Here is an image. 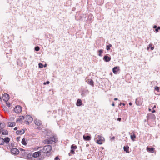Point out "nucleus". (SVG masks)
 <instances>
[{"mask_svg": "<svg viewBox=\"0 0 160 160\" xmlns=\"http://www.w3.org/2000/svg\"><path fill=\"white\" fill-rule=\"evenodd\" d=\"M142 103V101L140 98H138L136 99L135 103L138 106L141 105Z\"/></svg>", "mask_w": 160, "mask_h": 160, "instance_id": "obj_8", "label": "nucleus"}, {"mask_svg": "<svg viewBox=\"0 0 160 160\" xmlns=\"http://www.w3.org/2000/svg\"><path fill=\"white\" fill-rule=\"evenodd\" d=\"M121 105H122V103H120V104H119V106H121Z\"/></svg>", "mask_w": 160, "mask_h": 160, "instance_id": "obj_64", "label": "nucleus"}, {"mask_svg": "<svg viewBox=\"0 0 160 160\" xmlns=\"http://www.w3.org/2000/svg\"><path fill=\"white\" fill-rule=\"evenodd\" d=\"M0 133L3 135H8V131L7 130L4 128L0 129Z\"/></svg>", "mask_w": 160, "mask_h": 160, "instance_id": "obj_7", "label": "nucleus"}, {"mask_svg": "<svg viewBox=\"0 0 160 160\" xmlns=\"http://www.w3.org/2000/svg\"><path fill=\"white\" fill-rule=\"evenodd\" d=\"M35 123L36 125L39 126L42 124L41 121L40 120H35Z\"/></svg>", "mask_w": 160, "mask_h": 160, "instance_id": "obj_22", "label": "nucleus"}, {"mask_svg": "<svg viewBox=\"0 0 160 160\" xmlns=\"http://www.w3.org/2000/svg\"><path fill=\"white\" fill-rule=\"evenodd\" d=\"M121 118H118V120L119 121H120L121 120Z\"/></svg>", "mask_w": 160, "mask_h": 160, "instance_id": "obj_50", "label": "nucleus"}, {"mask_svg": "<svg viewBox=\"0 0 160 160\" xmlns=\"http://www.w3.org/2000/svg\"><path fill=\"white\" fill-rule=\"evenodd\" d=\"M34 50L35 51H38L40 50V48L38 46H36L34 48Z\"/></svg>", "mask_w": 160, "mask_h": 160, "instance_id": "obj_36", "label": "nucleus"}, {"mask_svg": "<svg viewBox=\"0 0 160 160\" xmlns=\"http://www.w3.org/2000/svg\"><path fill=\"white\" fill-rule=\"evenodd\" d=\"M156 106H155V105H154V106L153 107V109L154 108H156Z\"/></svg>", "mask_w": 160, "mask_h": 160, "instance_id": "obj_61", "label": "nucleus"}, {"mask_svg": "<svg viewBox=\"0 0 160 160\" xmlns=\"http://www.w3.org/2000/svg\"><path fill=\"white\" fill-rule=\"evenodd\" d=\"M89 92L88 90H83L81 93V95L82 96H85L86 95L88 94Z\"/></svg>", "mask_w": 160, "mask_h": 160, "instance_id": "obj_16", "label": "nucleus"}, {"mask_svg": "<svg viewBox=\"0 0 160 160\" xmlns=\"http://www.w3.org/2000/svg\"><path fill=\"white\" fill-rule=\"evenodd\" d=\"M106 49L108 50H109L110 49V48L108 45L106 46Z\"/></svg>", "mask_w": 160, "mask_h": 160, "instance_id": "obj_46", "label": "nucleus"}, {"mask_svg": "<svg viewBox=\"0 0 160 160\" xmlns=\"http://www.w3.org/2000/svg\"><path fill=\"white\" fill-rule=\"evenodd\" d=\"M115 138L114 137H113L111 138V139L112 140H114Z\"/></svg>", "mask_w": 160, "mask_h": 160, "instance_id": "obj_53", "label": "nucleus"}, {"mask_svg": "<svg viewBox=\"0 0 160 160\" xmlns=\"http://www.w3.org/2000/svg\"><path fill=\"white\" fill-rule=\"evenodd\" d=\"M154 148L153 147H147V150L150 152L153 153L154 152Z\"/></svg>", "mask_w": 160, "mask_h": 160, "instance_id": "obj_18", "label": "nucleus"}, {"mask_svg": "<svg viewBox=\"0 0 160 160\" xmlns=\"http://www.w3.org/2000/svg\"><path fill=\"white\" fill-rule=\"evenodd\" d=\"M129 147L128 145L124 146L123 147V149L124 151H125L127 153H128L129 152Z\"/></svg>", "mask_w": 160, "mask_h": 160, "instance_id": "obj_21", "label": "nucleus"}, {"mask_svg": "<svg viewBox=\"0 0 160 160\" xmlns=\"http://www.w3.org/2000/svg\"><path fill=\"white\" fill-rule=\"evenodd\" d=\"M103 59L106 62H109L111 60L110 56L109 57L107 55H105L103 57Z\"/></svg>", "mask_w": 160, "mask_h": 160, "instance_id": "obj_9", "label": "nucleus"}, {"mask_svg": "<svg viewBox=\"0 0 160 160\" xmlns=\"http://www.w3.org/2000/svg\"><path fill=\"white\" fill-rule=\"evenodd\" d=\"M159 30H160V27L158 26V27H157V29H155V31L157 32H158Z\"/></svg>", "mask_w": 160, "mask_h": 160, "instance_id": "obj_40", "label": "nucleus"}, {"mask_svg": "<svg viewBox=\"0 0 160 160\" xmlns=\"http://www.w3.org/2000/svg\"><path fill=\"white\" fill-rule=\"evenodd\" d=\"M44 158V157L42 156H41L38 159L39 160H43Z\"/></svg>", "mask_w": 160, "mask_h": 160, "instance_id": "obj_39", "label": "nucleus"}, {"mask_svg": "<svg viewBox=\"0 0 160 160\" xmlns=\"http://www.w3.org/2000/svg\"><path fill=\"white\" fill-rule=\"evenodd\" d=\"M11 152L14 154H18L19 152V150L16 148H13L11 150Z\"/></svg>", "mask_w": 160, "mask_h": 160, "instance_id": "obj_6", "label": "nucleus"}, {"mask_svg": "<svg viewBox=\"0 0 160 160\" xmlns=\"http://www.w3.org/2000/svg\"><path fill=\"white\" fill-rule=\"evenodd\" d=\"M43 142L45 144H51L52 143V142L49 139L45 140L43 141Z\"/></svg>", "mask_w": 160, "mask_h": 160, "instance_id": "obj_24", "label": "nucleus"}, {"mask_svg": "<svg viewBox=\"0 0 160 160\" xmlns=\"http://www.w3.org/2000/svg\"><path fill=\"white\" fill-rule=\"evenodd\" d=\"M4 144L3 138L0 137V145H3Z\"/></svg>", "mask_w": 160, "mask_h": 160, "instance_id": "obj_34", "label": "nucleus"}, {"mask_svg": "<svg viewBox=\"0 0 160 160\" xmlns=\"http://www.w3.org/2000/svg\"><path fill=\"white\" fill-rule=\"evenodd\" d=\"M82 104V102L80 99H78L77 100L76 105L77 106H80Z\"/></svg>", "mask_w": 160, "mask_h": 160, "instance_id": "obj_17", "label": "nucleus"}, {"mask_svg": "<svg viewBox=\"0 0 160 160\" xmlns=\"http://www.w3.org/2000/svg\"><path fill=\"white\" fill-rule=\"evenodd\" d=\"M70 153L71 154H74L75 153L74 150H73V149H71V151H70Z\"/></svg>", "mask_w": 160, "mask_h": 160, "instance_id": "obj_42", "label": "nucleus"}, {"mask_svg": "<svg viewBox=\"0 0 160 160\" xmlns=\"http://www.w3.org/2000/svg\"><path fill=\"white\" fill-rule=\"evenodd\" d=\"M83 138L85 141H89L91 139V137L89 136H85L84 135L83 136Z\"/></svg>", "mask_w": 160, "mask_h": 160, "instance_id": "obj_19", "label": "nucleus"}, {"mask_svg": "<svg viewBox=\"0 0 160 160\" xmlns=\"http://www.w3.org/2000/svg\"><path fill=\"white\" fill-rule=\"evenodd\" d=\"M24 118H25L23 116H20L18 117V118H17L16 121L20 122L22 123V120Z\"/></svg>", "mask_w": 160, "mask_h": 160, "instance_id": "obj_12", "label": "nucleus"}, {"mask_svg": "<svg viewBox=\"0 0 160 160\" xmlns=\"http://www.w3.org/2000/svg\"><path fill=\"white\" fill-rule=\"evenodd\" d=\"M118 99V98H114V100H115V101L117 100Z\"/></svg>", "mask_w": 160, "mask_h": 160, "instance_id": "obj_59", "label": "nucleus"}, {"mask_svg": "<svg viewBox=\"0 0 160 160\" xmlns=\"http://www.w3.org/2000/svg\"><path fill=\"white\" fill-rule=\"evenodd\" d=\"M54 160H60V159H59L58 156H57V157H56L55 158H54Z\"/></svg>", "mask_w": 160, "mask_h": 160, "instance_id": "obj_45", "label": "nucleus"}, {"mask_svg": "<svg viewBox=\"0 0 160 160\" xmlns=\"http://www.w3.org/2000/svg\"><path fill=\"white\" fill-rule=\"evenodd\" d=\"M22 108L19 105L16 106L14 109V110L15 112L17 113H20L22 111Z\"/></svg>", "mask_w": 160, "mask_h": 160, "instance_id": "obj_2", "label": "nucleus"}, {"mask_svg": "<svg viewBox=\"0 0 160 160\" xmlns=\"http://www.w3.org/2000/svg\"><path fill=\"white\" fill-rule=\"evenodd\" d=\"M5 124L4 123H0V129L3 128L5 127Z\"/></svg>", "mask_w": 160, "mask_h": 160, "instance_id": "obj_31", "label": "nucleus"}, {"mask_svg": "<svg viewBox=\"0 0 160 160\" xmlns=\"http://www.w3.org/2000/svg\"><path fill=\"white\" fill-rule=\"evenodd\" d=\"M47 65V64H46L44 65V67H45Z\"/></svg>", "mask_w": 160, "mask_h": 160, "instance_id": "obj_63", "label": "nucleus"}, {"mask_svg": "<svg viewBox=\"0 0 160 160\" xmlns=\"http://www.w3.org/2000/svg\"><path fill=\"white\" fill-rule=\"evenodd\" d=\"M41 150H40L39 151L35 152L33 153L32 156L34 158H37L41 155Z\"/></svg>", "mask_w": 160, "mask_h": 160, "instance_id": "obj_5", "label": "nucleus"}, {"mask_svg": "<svg viewBox=\"0 0 160 160\" xmlns=\"http://www.w3.org/2000/svg\"><path fill=\"white\" fill-rule=\"evenodd\" d=\"M22 144L26 145L27 144V143L26 142L25 139L24 138H23L22 141Z\"/></svg>", "mask_w": 160, "mask_h": 160, "instance_id": "obj_32", "label": "nucleus"}, {"mask_svg": "<svg viewBox=\"0 0 160 160\" xmlns=\"http://www.w3.org/2000/svg\"><path fill=\"white\" fill-rule=\"evenodd\" d=\"M27 152H25V150L22 151L21 152L20 155L21 156V157H25L26 156L27 154Z\"/></svg>", "mask_w": 160, "mask_h": 160, "instance_id": "obj_20", "label": "nucleus"}, {"mask_svg": "<svg viewBox=\"0 0 160 160\" xmlns=\"http://www.w3.org/2000/svg\"><path fill=\"white\" fill-rule=\"evenodd\" d=\"M77 148V147L76 145H74V144L72 145L71 147V149H73L74 150L75 149H76Z\"/></svg>", "mask_w": 160, "mask_h": 160, "instance_id": "obj_30", "label": "nucleus"}, {"mask_svg": "<svg viewBox=\"0 0 160 160\" xmlns=\"http://www.w3.org/2000/svg\"><path fill=\"white\" fill-rule=\"evenodd\" d=\"M152 44H149L148 47H152Z\"/></svg>", "mask_w": 160, "mask_h": 160, "instance_id": "obj_58", "label": "nucleus"}, {"mask_svg": "<svg viewBox=\"0 0 160 160\" xmlns=\"http://www.w3.org/2000/svg\"><path fill=\"white\" fill-rule=\"evenodd\" d=\"M129 105L131 106V105H132V102H130L129 103Z\"/></svg>", "mask_w": 160, "mask_h": 160, "instance_id": "obj_56", "label": "nucleus"}, {"mask_svg": "<svg viewBox=\"0 0 160 160\" xmlns=\"http://www.w3.org/2000/svg\"><path fill=\"white\" fill-rule=\"evenodd\" d=\"M130 137L131 139L133 141H134V139L135 138H136V136L134 134H133L132 135H131L130 136Z\"/></svg>", "mask_w": 160, "mask_h": 160, "instance_id": "obj_29", "label": "nucleus"}, {"mask_svg": "<svg viewBox=\"0 0 160 160\" xmlns=\"http://www.w3.org/2000/svg\"><path fill=\"white\" fill-rule=\"evenodd\" d=\"M6 102V104L7 105V106H8V107H10V104L9 102Z\"/></svg>", "mask_w": 160, "mask_h": 160, "instance_id": "obj_41", "label": "nucleus"}, {"mask_svg": "<svg viewBox=\"0 0 160 160\" xmlns=\"http://www.w3.org/2000/svg\"><path fill=\"white\" fill-rule=\"evenodd\" d=\"M119 67H114L112 69V71L113 73L115 74H117L118 72V71L119 69L118 68Z\"/></svg>", "mask_w": 160, "mask_h": 160, "instance_id": "obj_13", "label": "nucleus"}, {"mask_svg": "<svg viewBox=\"0 0 160 160\" xmlns=\"http://www.w3.org/2000/svg\"><path fill=\"white\" fill-rule=\"evenodd\" d=\"M155 112V110H153L152 111V113H154Z\"/></svg>", "mask_w": 160, "mask_h": 160, "instance_id": "obj_57", "label": "nucleus"}, {"mask_svg": "<svg viewBox=\"0 0 160 160\" xmlns=\"http://www.w3.org/2000/svg\"><path fill=\"white\" fill-rule=\"evenodd\" d=\"M28 121L30 122H31L33 121V118L32 117L29 115H27L25 118Z\"/></svg>", "mask_w": 160, "mask_h": 160, "instance_id": "obj_11", "label": "nucleus"}, {"mask_svg": "<svg viewBox=\"0 0 160 160\" xmlns=\"http://www.w3.org/2000/svg\"><path fill=\"white\" fill-rule=\"evenodd\" d=\"M112 105L113 106H115V104L113 102L112 103Z\"/></svg>", "mask_w": 160, "mask_h": 160, "instance_id": "obj_55", "label": "nucleus"}, {"mask_svg": "<svg viewBox=\"0 0 160 160\" xmlns=\"http://www.w3.org/2000/svg\"><path fill=\"white\" fill-rule=\"evenodd\" d=\"M25 132V130L24 129H22L20 130H17L16 132V133L17 135L20 134L22 135Z\"/></svg>", "mask_w": 160, "mask_h": 160, "instance_id": "obj_15", "label": "nucleus"}, {"mask_svg": "<svg viewBox=\"0 0 160 160\" xmlns=\"http://www.w3.org/2000/svg\"><path fill=\"white\" fill-rule=\"evenodd\" d=\"M52 148L51 146L48 145L44 146L41 150L43 153L48 154L50 152Z\"/></svg>", "mask_w": 160, "mask_h": 160, "instance_id": "obj_1", "label": "nucleus"}, {"mask_svg": "<svg viewBox=\"0 0 160 160\" xmlns=\"http://www.w3.org/2000/svg\"><path fill=\"white\" fill-rule=\"evenodd\" d=\"M122 104L123 105V106H124L125 105V104L124 103H122Z\"/></svg>", "mask_w": 160, "mask_h": 160, "instance_id": "obj_62", "label": "nucleus"}, {"mask_svg": "<svg viewBox=\"0 0 160 160\" xmlns=\"http://www.w3.org/2000/svg\"><path fill=\"white\" fill-rule=\"evenodd\" d=\"M150 49V47H148V46L147 48V50H149Z\"/></svg>", "mask_w": 160, "mask_h": 160, "instance_id": "obj_54", "label": "nucleus"}, {"mask_svg": "<svg viewBox=\"0 0 160 160\" xmlns=\"http://www.w3.org/2000/svg\"><path fill=\"white\" fill-rule=\"evenodd\" d=\"M147 118L148 120H149L150 119H151L152 120H154L155 119V116L154 114L152 113H151L147 115Z\"/></svg>", "mask_w": 160, "mask_h": 160, "instance_id": "obj_3", "label": "nucleus"}, {"mask_svg": "<svg viewBox=\"0 0 160 160\" xmlns=\"http://www.w3.org/2000/svg\"><path fill=\"white\" fill-rule=\"evenodd\" d=\"M87 83L92 86H94V82L91 79H87Z\"/></svg>", "mask_w": 160, "mask_h": 160, "instance_id": "obj_14", "label": "nucleus"}, {"mask_svg": "<svg viewBox=\"0 0 160 160\" xmlns=\"http://www.w3.org/2000/svg\"><path fill=\"white\" fill-rule=\"evenodd\" d=\"M24 123H26L27 125H29V122H30L28 121L26 119L25 120H24L23 122Z\"/></svg>", "mask_w": 160, "mask_h": 160, "instance_id": "obj_37", "label": "nucleus"}, {"mask_svg": "<svg viewBox=\"0 0 160 160\" xmlns=\"http://www.w3.org/2000/svg\"><path fill=\"white\" fill-rule=\"evenodd\" d=\"M108 46H109V47L110 48V47H112V45L111 44H109V45H108Z\"/></svg>", "mask_w": 160, "mask_h": 160, "instance_id": "obj_60", "label": "nucleus"}, {"mask_svg": "<svg viewBox=\"0 0 160 160\" xmlns=\"http://www.w3.org/2000/svg\"><path fill=\"white\" fill-rule=\"evenodd\" d=\"M32 155L31 153H29L27 155V159L28 160H31L32 158Z\"/></svg>", "mask_w": 160, "mask_h": 160, "instance_id": "obj_23", "label": "nucleus"}, {"mask_svg": "<svg viewBox=\"0 0 160 160\" xmlns=\"http://www.w3.org/2000/svg\"><path fill=\"white\" fill-rule=\"evenodd\" d=\"M102 141L98 139L97 140L96 142L99 144H102Z\"/></svg>", "mask_w": 160, "mask_h": 160, "instance_id": "obj_35", "label": "nucleus"}, {"mask_svg": "<svg viewBox=\"0 0 160 160\" xmlns=\"http://www.w3.org/2000/svg\"><path fill=\"white\" fill-rule=\"evenodd\" d=\"M155 90L156 91H158L159 90V88L158 87L156 86L155 88Z\"/></svg>", "mask_w": 160, "mask_h": 160, "instance_id": "obj_43", "label": "nucleus"}, {"mask_svg": "<svg viewBox=\"0 0 160 160\" xmlns=\"http://www.w3.org/2000/svg\"><path fill=\"white\" fill-rule=\"evenodd\" d=\"M93 18V17L92 14H90L89 15L88 17V20H92Z\"/></svg>", "mask_w": 160, "mask_h": 160, "instance_id": "obj_33", "label": "nucleus"}, {"mask_svg": "<svg viewBox=\"0 0 160 160\" xmlns=\"http://www.w3.org/2000/svg\"><path fill=\"white\" fill-rule=\"evenodd\" d=\"M18 129V128L17 127H15L14 128V130H16Z\"/></svg>", "mask_w": 160, "mask_h": 160, "instance_id": "obj_51", "label": "nucleus"}, {"mask_svg": "<svg viewBox=\"0 0 160 160\" xmlns=\"http://www.w3.org/2000/svg\"><path fill=\"white\" fill-rule=\"evenodd\" d=\"M20 137H18L17 138V140L18 142L20 141Z\"/></svg>", "mask_w": 160, "mask_h": 160, "instance_id": "obj_47", "label": "nucleus"}, {"mask_svg": "<svg viewBox=\"0 0 160 160\" xmlns=\"http://www.w3.org/2000/svg\"><path fill=\"white\" fill-rule=\"evenodd\" d=\"M38 65L39 67L40 68H42L43 66V64L41 63H39L38 64Z\"/></svg>", "mask_w": 160, "mask_h": 160, "instance_id": "obj_38", "label": "nucleus"}, {"mask_svg": "<svg viewBox=\"0 0 160 160\" xmlns=\"http://www.w3.org/2000/svg\"><path fill=\"white\" fill-rule=\"evenodd\" d=\"M50 83V82L49 81H47L46 82H44L43 83L44 85H46V84H48Z\"/></svg>", "mask_w": 160, "mask_h": 160, "instance_id": "obj_44", "label": "nucleus"}, {"mask_svg": "<svg viewBox=\"0 0 160 160\" xmlns=\"http://www.w3.org/2000/svg\"><path fill=\"white\" fill-rule=\"evenodd\" d=\"M3 142H5L7 144L10 141V138L8 137L5 138L4 139H3Z\"/></svg>", "mask_w": 160, "mask_h": 160, "instance_id": "obj_25", "label": "nucleus"}, {"mask_svg": "<svg viewBox=\"0 0 160 160\" xmlns=\"http://www.w3.org/2000/svg\"><path fill=\"white\" fill-rule=\"evenodd\" d=\"M49 139L52 142H56L58 140V138L55 136L51 137Z\"/></svg>", "mask_w": 160, "mask_h": 160, "instance_id": "obj_10", "label": "nucleus"}, {"mask_svg": "<svg viewBox=\"0 0 160 160\" xmlns=\"http://www.w3.org/2000/svg\"><path fill=\"white\" fill-rule=\"evenodd\" d=\"M97 137L98 139L101 140V141H103L104 140V138L103 137L101 136L100 135H98Z\"/></svg>", "mask_w": 160, "mask_h": 160, "instance_id": "obj_27", "label": "nucleus"}, {"mask_svg": "<svg viewBox=\"0 0 160 160\" xmlns=\"http://www.w3.org/2000/svg\"><path fill=\"white\" fill-rule=\"evenodd\" d=\"M157 27L156 25H155L153 26V28H154V29H157Z\"/></svg>", "mask_w": 160, "mask_h": 160, "instance_id": "obj_48", "label": "nucleus"}, {"mask_svg": "<svg viewBox=\"0 0 160 160\" xmlns=\"http://www.w3.org/2000/svg\"><path fill=\"white\" fill-rule=\"evenodd\" d=\"M16 123L14 122H8V126L12 127L15 125Z\"/></svg>", "mask_w": 160, "mask_h": 160, "instance_id": "obj_26", "label": "nucleus"}, {"mask_svg": "<svg viewBox=\"0 0 160 160\" xmlns=\"http://www.w3.org/2000/svg\"><path fill=\"white\" fill-rule=\"evenodd\" d=\"M98 52L99 53L98 56H102V54L103 52V50L102 49H100L98 51Z\"/></svg>", "mask_w": 160, "mask_h": 160, "instance_id": "obj_28", "label": "nucleus"}, {"mask_svg": "<svg viewBox=\"0 0 160 160\" xmlns=\"http://www.w3.org/2000/svg\"><path fill=\"white\" fill-rule=\"evenodd\" d=\"M154 48V47H151L150 48V49H151V50H153Z\"/></svg>", "mask_w": 160, "mask_h": 160, "instance_id": "obj_52", "label": "nucleus"}, {"mask_svg": "<svg viewBox=\"0 0 160 160\" xmlns=\"http://www.w3.org/2000/svg\"><path fill=\"white\" fill-rule=\"evenodd\" d=\"M19 150H20L21 151V152H22V151H24V150H25L24 149H22V148H20L19 149Z\"/></svg>", "mask_w": 160, "mask_h": 160, "instance_id": "obj_49", "label": "nucleus"}, {"mask_svg": "<svg viewBox=\"0 0 160 160\" xmlns=\"http://www.w3.org/2000/svg\"><path fill=\"white\" fill-rule=\"evenodd\" d=\"M2 99L5 102H7L9 99V95L7 93L4 94L2 96Z\"/></svg>", "mask_w": 160, "mask_h": 160, "instance_id": "obj_4", "label": "nucleus"}]
</instances>
